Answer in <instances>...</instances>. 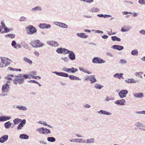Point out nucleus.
I'll return each mask as SVG.
<instances>
[{"label": "nucleus", "instance_id": "1", "mask_svg": "<svg viewBox=\"0 0 145 145\" xmlns=\"http://www.w3.org/2000/svg\"><path fill=\"white\" fill-rule=\"evenodd\" d=\"M8 76L14 77V79L13 80V84L16 85L18 84L21 85L24 83L25 80L30 78L29 75L27 74H19L15 75L10 74Z\"/></svg>", "mask_w": 145, "mask_h": 145}, {"label": "nucleus", "instance_id": "2", "mask_svg": "<svg viewBox=\"0 0 145 145\" xmlns=\"http://www.w3.org/2000/svg\"><path fill=\"white\" fill-rule=\"evenodd\" d=\"M30 44L33 47L35 48L42 47L44 45V44L41 42L39 40H33L30 42Z\"/></svg>", "mask_w": 145, "mask_h": 145}, {"label": "nucleus", "instance_id": "3", "mask_svg": "<svg viewBox=\"0 0 145 145\" xmlns=\"http://www.w3.org/2000/svg\"><path fill=\"white\" fill-rule=\"evenodd\" d=\"M27 33L28 35H32L36 33L37 29L34 26L30 25L26 28Z\"/></svg>", "mask_w": 145, "mask_h": 145}, {"label": "nucleus", "instance_id": "4", "mask_svg": "<svg viewBox=\"0 0 145 145\" xmlns=\"http://www.w3.org/2000/svg\"><path fill=\"white\" fill-rule=\"evenodd\" d=\"M1 61H2L4 67L8 66L12 62L11 60L6 57L1 58Z\"/></svg>", "mask_w": 145, "mask_h": 145}, {"label": "nucleus", "instance_id": "5", "mask_svg": "<svg viewBox=\"0 0 145 145\" xmlns=\"http://www.w3.org/2000/svg\"><path fill=\"white\" fill-rule=\"evenodd\" d=\"M135 125L140 130L145 131V125L140 122H137L135 124Z\"/></svg>", "mask_w": 145, "mask_h": 145}, {"label": "nucleus", "instance_id": "6", "mask_svg": "<svg viewBox=\"0 0 145 145\" xmlns=\"http://www.w3.org/2000/svg\"><path fill=\"white\" fill-rule=\"evenodd\" d=\"M128 93V91L127 90L122 89L119 91L118 95L122 99L125 97Z\"/></svg>", "mask_w": 145, "mask_h": 145}, {"label": "nucleus", "instance_id": "7", "mask_svg": "<svg viewBox=\"0 0 145 145\" xmlns=\"http://www.w3.org/2000/svg\"><path fill=\"white\" fill-rule=\"evenodd\" d=\"M105 62V60L98 57H95L92 59V62L93 63L100 64L104 63Z\"/></svg>", "mask_w": 145, "mask_h": 145}, {"label": "nucleus", "instance_id": "8", "mask_svg": "<svg viewBox=\"0 0 145 145\" xmlns=\"http://www.w3.org/2000/svg\"><path fill=\"white\" fill-rule=\"evenodd\" d=\"M63 71L68 73L71 72L74 73L78 71V69L76 68H74L72 67L71 68H67L65 67L63 68L62 69Z\"/></svg>", "mask_w": 145, "mask_h": 145}, {"label": "nucleus", "instance_id": "9", "mask_svg": "<svg viewBox=\"0 0 145 145\" xmlns=\"http://www.w3.org/2000/svg\"><path fill=\"white\" fill-rule=\"evenodd\" d=\"M52 73H54L58 76H63L65 77H69L68 74L64 72H58L57 71L52 72Z\"/></svg>", "mask_w": 145, "mask_h": 145}, {"label": "nucleus", "instance_id": "10", "mask_svg": "<svg viewBox=\"0 0 145 145\" xmlns=\"http://www.w3.org/2000/svg\"><path fill=\"white\" fill-rule=\"evenodd\" d=\"M39 26L41 29H49L51 27L50 25L46 23L40 24H39Z\"/></svg>", "mask_w": 145, "mask_h": 145}, {"label": "nucleus", "instance_id": "11", "mask_svg": "<svg viewBox=\"0 0 145 145\" xmlns=\"http://www.w3.org/2000/svg\"><path fill=\"white\" fill-rule=\"evenodd\" d=\"M114 103L118 105L123 106L126 105V101L124 99H121L117 100Z\"/></svg>", "mask_w": 145, "mask_h": 145}, {"label": "nucleus", "instance_id": "12", "mask_svg": "<svg viewBox=\"0 0 145 145\" xmlns=\"http://www.w3.org/2000/svg\"><path fill=\"white\" fill-rule=\"evenodd\" d=\"M68 54V57L69 59H70L72 60H74L75 59V55L72 51H70Z\"/></svg>", "mask_w": 145, "mask_h": 145}, {"label": "nucleus", "instance_id": "13", "mask_svg": "<svg viewBox=\"0 0 145 145\" xmlns=\"http://www.w3.org/2000/svg\"><path fill=\"white\" fill-rule=\"evenodd\" d=\"M10 89L9 85L8 83H6L5 85H3L1 90L2 91H4L6 93H8Z\"/></svg>", "mask_w": 145, "mask_h": 145}, {"label": "nucleus", "instance_id": "14", "mask_svg": "<svg viewBox=\"0 0 145 145\" xmlns=\"http://www.w3.org/2000/svg\"><path fill=\"white\" fill-rule=\"evenodd\" d=\"M26 120L25 119L22 120V121L18 125L17 127V129L18 130H20L23 127L26 123Z\"/></svg>", "mask_w": 145, "mask_h": 145}, {"label": "nucleus", "instance_id": "15", "mask_svg": "<svg viewBox=\"0 0 145 145\" xmlns=\"http://www.w3.org/2000/svg\"><path fill=\"white\" fill-rule=\"evenodd\" d=\"M8 138V135H4L0 138V142L1 143H3L7 141Z\"/></svg>", "mask_w": 145, "mask_h": 145}, {"label": "nucleus", "instance_id": "16", "mask_svg": "<svg viewBox=\"0 0 145 145\" xmlns=\"http://www.w3.org/2000/svg\"><path fill=\"white\" fill-rule=\"evenodd\" d=\"M111 48L118 50H121L124 48L123 46L117 45H114L112 46Z\"/></svg>", "mask_w": 145, "mask_h": 145}, {"label": "nucleus", "instance_id": "17", "mask_svg": "<svg viewBox=\"0 0 145 145\" xmlns=\"http://www.w3.org/2000/svg\"><path fill=\"white\" fill-rule=\"evenodd\" d=\"M97 112L99 114L103 115H111L112 114L111 113L103 110H101L99 111H97Z\"/></svg>", "mask_w": 145, "mask_h": 145}, {"label": "nucleus", "instance_id": "18", "mask_svg": "<svg viewBox=\"0 0 145 145\" xmlns=\"http://www.w3.org/2000/svg\"><path fill=\"white\" fill-rule=\"evenodd\" d=\"M11 118L10 116H0V122H3L9 120Z\"/></svg>", "mask_w": 145, "mask_h": 145}, {"label": "nucleus", "instance_id": "19", "mask_svg": "<svg viewBox=\"0 0 145 145\" xmlns=\"http://www.w3.org/2000/svg\"><path fill=\"white\" fill-rule=\"evenodd\" d=\"M133 95L135 98H142L144 96V94L143 93H134L133 94Z\"/></svg>", "mask_w": 145, "mask_h": 145}, {"label": "nucleus", "instance_id": "20", "mask_svg": "<svg viewBox=\"0 0 145 145\" xmlns=\"http://www.w3.org/2000/svg\"><path fill=\"white\" fill-rule=\"evenodd\" d=\"M125 82L127 83H135L138 81L137 80H135L133 79H127L125 80Z\"/></svg>", "mask_w": 145, "mask_h": 145}, {"label": "nucleus", "instance_id": "21", "mask_svg": "<svg viewBox=\"0 0 145 145\" xmlns=\"http://www.w3.org/2000/svg\"><path fill=\"white\" fill-rule=\"evenodd\" d=\"M90 81L91 84H92L96 82L97 80L95 78V75H90Z\"/></svg>", "mask_w": 145, "mask_h": 145}, {"label": "nucleus", "instance_id": "22", "mask_svg": "<svg viewBox=\"0 0 145 145\" xmlns=\"http://www.w3.org/2000/svg\"><path fill=\"white\" fill-rule=\"evenodd\" d=\"M79 37L82 38H86L88 37V35H86L84 33H78L76 34Z\"/></svg>", "mask_w": 145, "mask_h": 145}, {"label": "nucleus", "instance_id": "23", "mask_svg": "<svg viewBox=\"0 0 145 145\" xmlns=\"http://www.w3.org/2000/svg\"><path fill=\"white\" fill-rule=\"evenodd\" d=\"M123 75V74L122 73H117L114 74L113 76L114 77L116 78H118L120 79H121V78L123 79V77L122 76Z\"/></svg>", "mask_w": 145, "mask_h": 145}, {"label": "nucleus", "instance_id": "24", "mask_svg": "<svg viewBox=\"0 0 145 145\" xmlns=\"http://www.w3.org/2000/svg\"><path fill=\"white\" fill-rule=\"evenodd\" d=\"M19 138L22 139H27L29 138V136L26 134H22L20 135Z\"/></svg>", "mask_w": 145, "mask_h": 145}, {"label": "nucleus", "instance_id": "25", "mask_svg": "<svg viewBox=\"0 0 145 145\" xmlns=\"http://www.w3.org/2000/svg\"><path fill=\"white\" fill-rule=\"evenodd\" d=\"M23 59L25 62L27 63L30 65H31L33 63L32 61L27 57H24Z\"/></svg>", "mask_w": 145, "mask_h": 145}, {"label": "nucleus", "instance_id": "26", "mask_svg": "<svg viewBox=\"0 0 145 145\" xmlns=\"http://www.w3.org/2000/svg\"><path fill=\"white\" fill-rule=\"evenodd\" d=\"M12 123L10 121H8L4 123V126L7 129H8L11 126Z\"/></svg>", "mask_w": 145, "mask_h": 145}, {"label": "nucleus", "instance_id": "27", "mask_svg": "<svg viewBox=\"0 0 145 145\" xmlns=\"http://www.w3.org/2000/svg\"><path fill=\"white\" fill-rule=\"evenodd\" d=\"M16 108L20 110H22L23 111H25L27 109V108L25 106H16Z\"/></svg>", "mask_w": 145, "mask_h": 145}, {"label": "nucleus", "instance_id": "28", "mask_svg": "<svg viewBox=\"0 0 145 145\" xmlns=\"http://www.w3.org/2000/svg\"><path fill=\"white\" fill-rule=\"evenodd\" d=\"M94 139L93 138H91L90 139H87L86 140H84L83 142H85L87 143H93L94 142Z\"/></svg>", "mask_w": 145, "mask_h": 145}, {"label": "nucleus", "instance_id": "29", "mask_svg": "<svg viewBox=\"0 0 145 145\" xmlns=\"http://www.w3.org/2000/svg\"><path fill=\"white\" fill-rule=\"evenodd\" d=\"M22 120L21 119L17 118L14 120L13 121L14 124H18L20 122H22Z\"/></svg>", "mask_w": 145, "mask_h": 145}, {"label": "nucleus", "instance_id": "30", "mask_svg": "<svg viewBox=\"0 0 145 145\" xmlns=\"http://www.w3.org/2000/svg\"><path fill=\"white\" fill-rule=\"evenodd\" d=\"M79 69L80 71L89 74H91L92 73L91 72L87 71L86 69H84L82 67H80Z\"/></svg>", "mask_w": 145, "mask_h": 145}, {"label": "nucleus", "instance_id": "31", "mask_svg": "<svg viewBox=\"0 0 145 145\" xmlns=\"http://www.w3.org/2000/svg\"><path fill=\"white\" fill-rule=\"evenodd\" d=\"M97 16L99 17H103L105 18H106L107 17H111L112 16H111L110 15H106V14H105L103 15V14H98L97 15Z\"/></svg>", "mask_w": 145, "mask_h": 145}, {"label": "nucleus", "instance_id": "32", "mask_svg": "<svg viewBox=\"0 0 145 145\" xmlns=\"http://www.w3.org/2000/svg\"><path fill=\"white\" fill-rule=\"evenodd\" d=\"M111 39L113 41H120L121 40V39L116 36H112L111 37Z\"/></svg>", "mask_w": 145, "mask_h": 145}, {"label": "nucleus", "instance_id": "33", "mask_svg": "<svg viewBox=\"0 0 145 145\" xmlns=\"http://www.w3.org/2000/svg\"><path fill=\"white\" fill-rule=\"evenodd\" d=\"M42 134H47L49 133H51V132L50 130L46 128H44V131L42 133Z\"/></svg>", "mask_w": 145, "mask_h": 145}, {"label": "nucleus", "instance_id": "34", "mask_svg": "<svg viewBox=\"0 0 145 145\" xmlns=\"http://www.w3.org/2000/svg\"><path fill=\"white\" fill-rule=\"evenodd\" d=\"M70 50L66 48H63L62 54H69V52H70Z\"/></svg>", "mask_w": 145, "mask_h": 145}, {"label": "nucleus", "instance_id": "35", "mask_svg": "<svg viewBox=\"0 0 145 145\" xmlns=\"http://www.w3.org/2000/svg\"><path fill=\"white\" fill-rule=\"evenodd\" d=\"M131 54L133 56H137L138 55V51L137 50L134 49L131 52Z\"/></svg>", "mask_w": 145, "mask_h": 145}, {"label": "nucleus", "instance_id": "36", "mask_svg": "<svg viewBox=\"0 0 145 145\" xmlns=\"http://www.w3.org/2000/svg\"><path fill=\"white\" fill-rule=\"evenodd\" d=\"M47 140L48 141L51 142H54L56 140V139L53 137H48Z\"/></svg>", "mask_w": 145, "mask_h": 145}, {"label": "nucleus", "instance_id": "37", "mask_svg": "<svg viewBox=\"0 0 145 145\" xmlns=\"http://www.w3.org/2000/svg\"><path fill=\"white\" fill-rule=\"evenodd\" d=\"M103 87V86L99 84H95L94 87L97 89H100Z\"/></svg>", "mask_w": 145, "mask_h": 145}, {"label": "nucleus", "instance_id": "38", "mask_svg": "<svg viewBox=\"0 0 145 145\" xmlns=\"http://www.w3.org/2000/svg\"><path fill=\"white\" fill-rule=\"evenodd\" d=\"M21 44L22 45L23 47L25 49H27L28 48V44L25 43L24 42H21Z\"/></svg>", "mask_w": 145, "mask_h": 145}, {"label": "nucleus", "instance_id": "39", "mask_svg": "<svg viewBox=\"0 0 145 145\" xmlns=\"http://www.w3.org/2000/svg\"><path fill=\"white\" fill-rule=\"evenodd\" d=\"M17 43L15 40H13L11 43L12 46L15 49L17 48Z\"/></svg>", "mask_w": 145, "mask_h": 145}, {"label": "nucleus", "instance_id": "40", "mask_svg": "<svg viewBox=\"0 0 145 145\" xmlns=\"http://www.w3.org/2000/svg\"><path fill=\"white\" fill-rule=\"evenodd\" d=\"M63 48L62 47L59 48L56 50V52L59 54H62Z\"/></svg>", "mask_w": 145, "mask_h": 145}, {"label": "nucleus", "instance_id": "41", "mask_svg": "<svg viewBox=\"0 0 145 145\" xmlns=\"http://www.w3.org/2000/svg\"><path fill=\"white\" fill-rule=\"evenodd\" d=\"M60 24L61 26L60 27H61L65 28H67L68 27V25L63 23L61 22V23H60Z\"/></svg>", "mask_w": 145, "mask_h": 145}, {"label": "nucleus", "instance_id": "42", "mask_svg": "<svg viewBox=\"0 0 145 145\" xmlns=\"http://www.w3.org/2000/svg\"><path fill=\"white\" fill-rule=\"evenodd\" d=\"M15 35L12 34H8L6 35V37H9L11 39H13L14 38Z\"/></svg>", "mask_w": 145, "mask_h": 145}, {"label": "nucleus", "instance_id": "43", "mask_svg": "<svg viewBox=\"0 0 145 145\" xmlns=\"http://www.w3.org/2000/svg\"><path fill=\"white\" fill-rule=\"evenodd\" d=\"M44 128L41 127V128H39L37 129H36V131L37 132H39L40 134H42L43 131H44Z\"/></svg>", "mask_w": 145, "mask_h": 145}, {"label": "nucleus", "instance_id": "44", "mask_svg": "<svg viewBox=\"0 0 145 145\" xmlns=\"http://www.w3.org/2000/svg\"><path fill=\"white\" fill-rule=\"evenodd\" d=\"M61 59L66 62H68L69 61V59L68 57H61Z\"/></svg>", "mask_w": 145, "mask_h": 145}, {"label": "nucleus", "instance_id": "45", "mask_svg": "<svg viewBox=\"0 0 145 145\" xmlns=\"http://www.w3.org/2000/svg\"><path fill=\"white\" fill-rule=\"evenodd\" d=\"M142 72H136L135 73V75L139 77L140 78H142V76L141 74H143Z\"/></svg>", "mask_w": 145, "mask_h": 145}, {"label": "nucleus", "instance_id": "46", "mask_svg": "<svg viewBox=\"0 0 145 145\" xmlns=\"http://www.w3.org/2000/svg\"><path fill=\"white\" fill-rule=\"evenodd\" d=\"M82 140L81 138H75L73 140V142L80 143L82 142Z\"/></svg>", "mask_w": 145, "mask_h": 145}, {"label": "nucleus", "instance_id": "47", "mask_svg": "<svg viewBox=\"0 0 145 145\" xmlns=\"http://www.w3.org/2000/svg\"><path fill=\"white\" fill-rule=\"evenodd\" d=\"M59 46V44L56 41H53V46H52L57 47Z\"/></svg>", "mask_w": 145, "mask_h": 145}, {"label": "nucleus", "instance_id": "48", "mask_svg": "<svg viewBox=\"0 0 145 145\" xmlns=\"http://www.w3.org/2000/svg\"><path fill=\"white\" fill-rule=\"evenodd\" d=\"M92 31H94V32L96 33H98L100 34H103V31L99 30H92Z\"/></svg>", "mask_w": 145, "mask_h": 145}, {"label": "nucleus", "instance_id": "49", "mask_svg": "<svg viewBox=\"0 0 145 145\" xmlns=\"http://www.w3.org/2000/svg\"><path fill=\"white\" fill-rule=\"evenodd\" d=\"M111 98H112V99H111L108 96H106V98L105 100V101L107 102L109 101V100H113L114 99L113 97H111Z\"/></svg>", "mask_w": 145, "mask_h": 145}, {"label": "nucleus", "instance_id": "50", "mask_svg": "<svg viewBox=\"0 0 145 145\" xmlns=\"http://www.w3.org/2000/svg\"><path fill=\"white\" fill-rule=\"evenodd\" d=\"M127 61L124 59H121L120 60V63L121 64H125L127 63Z\"/></svg>", "mask_w": 145, "mask_h": 145}, {"label": "nucleus", "instance_id": "51", "mask_svg": "<svg viewBox=\"0 0 145 145\" xmlns=\"http://www.w3.org/2000/svg\"><path fill=\"white\" fill-rule=\"evenodd\" d=\"M2 94L0 95L3 96H7L8 95L7 93H6V92H5L4 91H2Z\"/></svg>", "mask_w": 145, "mask_h": 145}, {"label": "nucleus", "instance_id": "52", "mask_svg": "<svg viewBox=\"0 0 145 145\" xmlns=\"http://www.w3.org/2000/svg\"><path fill=\"white\" fill-rule=\"evenodd\" d=\"M1 29H3L5 27H6L5 24L3 21H1Z\"/></svg>", "mask_w": 145, "mask_h": 145}, {"label": "nucleus", "instance_id": "53", "mask_svg": "<svg viewBox=\"0 0 145 145\" xmlns=\"http://www.w3.org/2000/svg\"><path fill=\"white\" fill-rule=\"evenodd\" d=\"M75 76L72 75H70L69 76V78L72 80H75Z\"/></svg>", "mask_w": 145, "mask_h": 145}, {"label": "nucleus", "instance_id": "54", "mask_svg": "<svg viewBox=\"0 0 145 145\" xmlns=\"http://www.w3.org/2000/svg\"><path fill=\"white\" fill-rule=\"evenodd\" d=\"M53 41H48L47 42V43L49 45L52 46H53Z\"/></svg>", "mask_w": 145, "mask_h": 145}, {"label": "nucleus", "instance_id": "55", "mask_svg": "<svg viewBox=\"0 0 145 145\" xmlns=\"http://www.w3.org/2000/svg\"><path fill=\"white\" fill-rule=\"evenodd\" d=\"M136 114H145V111H136L135 112Z\"/></svg>", "mask_w": 145, "mask_h": 145}, {"label": "nucleus", "instance_id": "56", "mask_svg": "<svg viewBox=\"0 0 145 145\" xmlns=\"http://www.w3.org/2000/svg\"><path fill=\"white\" fill-rule=\"evenodd\" d=\"M26 20V18L24 16L21 17L19 21H25Z\"/></svg>", "mask_w": 145, "mask_h": 145}, {"label": "nucleus", "instance_id": "57", "mask_svg": "<svg viewBox=\"0 0 145 145\" xmlns=\"http://www.w3.org/2000/svg\"><path fill=\"white\" fill-rule=\"evenodd\" d=\"M138 3L141 4H145V0H139Z\"/></svg>", "mask_w": 145, "mask_h": 145}, {"label": "nucleus", "instance_id": "58", "mask_svg": "<svg viewBox=\"0 0 145 145\" xmlns=\"http://www.w3.org/2000/svg\"><path fill=\"white\" fill-rule=\"evenodd\" d=\"M4 31L6 33H7L9 32V29L6 27H5L4 28Z\"/></svg>", "mask_w": 145, "mask_h": 145}, {"label": "nucleus", "instance_id": "59", "mask_svg": "<svg viewBox=\"0 0 145 145\" xmlns=\"http://www.w3.org/2000/svg\"><path fill=\"white\" fill-rule=\"evenodd\" d=\"M139 33L143 35H145V30L142 29L139 31Z\"/></svg>", "mask_w": 145, "mask_h": 145}, {"label": "nucleus", "instance_id": "60", "mask_svg": "<svg viewBox=\"0 0 145 145\" xmlns=\"http://www.w3.org/2000/svg\"><path fill=\"white\" fill-rule=\"evenodd\" d=\"M32 78L33 79H40L41 78V77L39 76H33Z\"/></svg>", "mask_w": 145, "mask_h": 145}, {"label": "nucleus", "instance_id": "61", "mask_svg": "<svg viewBox=\"0 0 145 145\" xmlns=\"http://www.w3.org/2000/svg\"><path fill=\"white\" fill-rule=\"evenodd\" d=\"M61 22H54V24L56 25H57L59 27L61 26H60V23H61Z\"/></svg>", "mask_w": 145, "mask_h": 145}, {"label": "nucleus", "instance_id": "62", "mask_svg": "<svg viewBox=\"0 0 145 145\" xmlns=\"http://www.w3.org/2000/svg\"><path fill=\"white\" fill-rule=\"evenodd\" d=\"M27 82H31L32 83H36V84H37V82L36 80H31L29 81H28Z\"/></svg>", "mask_w": 145, "mask_h": 145}, {"label": "nucleus", "instance_id": "63", "mask_svg": "<svg viewBox=\"0 0 145 145\" xmlns=\"http://www.w3.org/2000/svg\"><path fill=\"white\" fill-rule=\"evenodd\" d=\"M106 54L107 56H109L110 57H113V55L110 52H107Z\"/></svg>", "mask_w": 145, "mask_h": 145}, {"label": "nucleus", "instance_id": "64", "mask_svg": "<svg viewBox=\"0 0 145 145\" xmlns=\"http://www.w3.org/2000/svg\"><path fill=\"white\" fill-rule=\"evenodd\" d=\"M34 54L35 55L38 57L39 56V54L37 51H35L34 52Z\"/></svg>", "mask_w": 145, "mask_h": 145}]
</instances>
